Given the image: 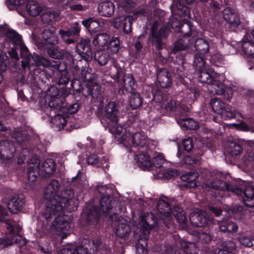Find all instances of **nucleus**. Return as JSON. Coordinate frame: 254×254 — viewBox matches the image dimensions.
I'll list each match as a JSON object with an SVG mask.
<instances>
[{"label":"nucleus","instance_id":"nucleus-1","mask_svg":"<svg viewBox=\"0 0 254 254\" xmlns=\"http://www.w3.org/2000/svg\"><path fill=\"white\" fill-rule=\"evenodd\" d=\"M60 183L57 180H52L46 187L44 196L47 200L43 215L48 221L52 217L55 219L51 226V230L64 239L69 234L70 229V220L68 216L63 215L64 210L73 202V192L68 190L59 194Z\"/></svg>","mask_w":254,"mask_h":254},{"label":"nucleus","instance_id":"nucleus-2","mask_svg":"<svg viewBox=\"0 0 254 254\" xmlns=\"http://www.w3.org/2000/svg\"><path fill=\"white\" fill-rule=\"evenodd\" d=\"M118 112L116 104L109 102L105 107V116L109 131L114 135L116 140L123 143L126 147L141 148L147 146L152 149L156 145V142L149 140L142 132H136L131 129L127 130L118 124Z\"/></svg>","mask_w":254,"mask_h":254},{"label":"nucleus","instance_id":"nucleus-3","mask_svg":"<svg viewBox=\"0 0 254 254\" xmlns=\"http://www.w3.org/2000/svg\"><path fill=\"white\" fill-rule=\"evenodd\" d=\"M221 176L219 173L212 174L210 178L206 181L205 185L211 188L230 191L238 195L243 194L242 200L244 203L249 207L254 206V187L251 184L248 182H239V187L245 188L244 190L242 191V188L223 182L221 180Z\"/></svg>","mask_w":254,"mask_h":254},{"label":"nucleus","instance_id":"nucleus-4","mask_svg":"<svg viewBox=\"0 0 254 254\" xmlns=\"http://www.w3.org/2000/svg\"><path fill=\"white\" fill-rule=\"evenodd\" d=\"M114 203L109 200L108 197L103 196L100 201L101 207L106 216H109V223L111 224L117 235L123 238L129 232L130 228L127 220L121 216H118L116 214L110 215L114 212L111 207Z\"/></svg>","mask_w":254,"mask_h":254},{"label":"nucleus","instance_id":"nucleus-5","mask_svg":"<svg viewBox=\"0 0 254 254\" xmlns=\"http://www.w3.org/2000/svg\"><path fill=\"white\" fill-rule=\"evenodd\" d=\"M56 170L55 163L52 159L40 162L37 156L29 161L27 171V178L30 182H35L38 176L48 177Z\"/></svg>","mask_w":254,"mask_h":254},{"label":"nucleus","instance_id":"nucleus-6","mask_svg":"<svg viewBox=\"0 0 254 254\" xmlns=\"http://www.w3.org/2000/svg\"><path fill=\"white\" fill-rule=\"evenodd\" d=\"M92 44L97 50L106 48L112 54H116L119 50L120 41L117 37H112L107 33H101L94 37Z\"/></svg>","mask_w":254,"mask_h":254},{"label":"nucleus","instance_id":"nucleus-7","mask_svg":"<svg viewBox=\"0 0 254 254\" xmlns=\"http://www.w3.org/2000/svg\"><path fill=\"white\" fill-rule=\"evenodd\" d=\"M152 165L156 168L155 177L158 179H170L172 177L177 176V171L168 169L163 154L161 153H155L152 159Z\"/></svg>","mask_w":254,"mask_h":254},{"label":"nucleus","instance_id":"nucleus-8","mask_svg":"<svg viewBox=\"0 0 254 254\" xmlns=\"http://www.w3.org/2000/svg\"><path fill=\"white\" fill-rule=\"evenodd\" d=\"M21 56L26 61V64L29 66L32 65H43L48 66L50 62L46 59L39 56L37 55H31L25 46H21Z\"/></svg>","mask_w":254,"mask_h":254},{"label":"nucleus","instance_id":"nucleus-9","mask_svg":"<svg viewBox=\"0 0 254 254\" xmlns=\"http://www.w3.org/2000/svg\"><path fill=\"white\" fill-rule=\"evenodd\" d=\"M199 82L206 83L211 86V89H214V85L218 82L216 78H214L213 70L210 66H206L204 68L196 71L195 74Z\"/></svg>","mask_w":254,"mask_h":254},{"label":"nucleus","instance_id":"nucleus-10","mask_svg":"<svg viewBox=\"0 0 254 254\" xmlns=\"http://www.w3.org/2000/svg\"><path fill=\"white\" fill-rule=\"evenodd\" d=\"M223 17L226 22L225 27L230 31H233L240 23L239 18L233 12L230 8H226L223 11Z\"/></svg>","mask_w":254,"mask_h":254},{"label":"nucleus","instance_id":"nucleus-11","mask_svg":"<svg viewBox=\"0 0 254 254\" xmlns=\"http://www.w3.org/2000/svg\"><path fill=\"white\" fill-rule=\"evenodd\" d=\"M190 222L197 227H203L211 221L206 218V213L205 211L196 210L193 212L190 217Z\"/></svg>","mask_w":254,"mask_h":254},{"label":"nucleus","instance_id":"nucleus-12","mask_svg":"<svg viewBox=\"0 0 254 254\" xmlns=\"http://www.w3.org/2000/svg\"><path fill=\"white\" fill-rule=\"evenodd\" d=\"M240 44L246 56L254 58V41L247 33L244 36Z\"/></svg>","mask_w":254,"mask_h":254},{"label":"nucleus","instance_id":"nucleus-13","mask_svg":"<svg viewBox=\"0 0 254 254\" xmlns=\"http://www.w3.org/2000/svg\"><path fill=\"white\" fill-rule=\"evenodd\" d=\"M14 144L8 141L0 142V158L4 160H9L13 157L15 152Z\"/></svg>","mask_w":254,"mask_h":254},{"label":"nucleus","instance_id":"nucleus-14","mask_svg":"<svg viewBox=\"0 0 254 254\" xmlns=\"http://www.w3.org/2000/svg\"><path fill=\"white\" fill-rule=\"evenodd\" d=\"M133 18L131 16H121L116 18L113 21V25L115 28H119L122 26L125 33L128 34L131 30V24Z\"/></svg>","mask_w":254,"mask_h":254},{"label":"nucleus","instance_id":"nucleus-15","mask_svg":"<svg viewBox=\"0 0 254 254\" xmlns=\"http://www.w3.org/2000/svg\"><path fill=\"white\" fill-rule=\"evenodd\" d=\"M153 217L152 214H147L145 216H140L139 223L136 226L137 229H139L140 231L144 234L146 232L148 233V231L152 229L155 222Z\"/></svg>","mask_w":254,"mask_h":254},{"label":"nucleus","instance_id":"nucleus-16","mask_svg":"<svg viewBox=\"0 0 254 254\" xmlns=\"http://www.w3.org/2000/svg\"><path fill=\"white\" fill-rule=\"evenodd\" d=\"M7 214L6 210L4 208L0 206V221H3L5 222V227L9 233H11L14 231L18 232L20 231L21 227L19 225H17L16 222L11 220L7 219Z\"/></svg>","mask_w":254,"mask_h":254},{"label":"nucleus","instance_id":"nucleus-17","mask_svg":"<svg viewBox=\"0 0 254 254\" xmlns=\"http://www.w3.org/2000/svg\"><path fill=\"white\" fill-rule=\"evenodd\" d=\"M157 80L159 85L162 88H168L172 85L171 74L166 69H161L158 71Z\"/></svg>","mask_w":254,"mask_h":254},{"label":"nucleus","instance_id":"nucleus-18","mask_svg":"<svg viewBox=\"0 0 254 254\" xmlns=\"http://www.w3.org/2000/svg\"><path fill=\"white\" fill-rule=\"evenodd\" d=\"M150 151H142L137 155L136 159L138 165L142 169L149 168L152 165V161L150 158Z\"/></svg>","mask_w":254,"mask_h":254},{"label":"nucleus","instance_id":"nucleus-19","mask_svg":"<svg viewBox=\"0 0 254 254\" xmlns=\"http://www.w3.org/2000/svg\"><path fill=\"white\" fill-rule=\"evenodd\" d=\"M167 30L166 28H164L161 29L158 34H156L154 30L153 29L152 30L149 40L157 48H161L163 44L162 39L166 38L168 35Z\"/></svg>","mask_w":254,"mask_h":254},{"label":"nucleus","instance_id":"nucleus-20","mask_svg":"<svg viewBox=\"0 0 254 254\" xmlns=\"http://www.w3.org/2000/svg\"><path fill=\"white\" fill-rule=\"evenodd\" d=\"M24 204L23 197L22 195H15L8 202L7 206L11 213H16L22 209Z\"/></svg>","mask_w":254,"mask_h":254},{"label":"nucleus","instance_id":"nucleus-21","mask_svg":"<svg viewBox=\"0 0 254 254\" xmlns=\"http://www.w3.org/2000/svg\"><path fill=\"white\" fill-rule=\"evenodd\" d=\"M214 89H210V92L218 95L223 94L226 98L230 99L233 94L232 89L230 87H225L222 82L219 81L215 84Z\"/></svg>","mask_w":254,"mask_h":254},{"label":"nucleus","instance_id":"nucleus-22","mask_svg":"<svg viewBox=\"0 0 254 254\" xmlns=\"http://www.w3.org/2000/svg\"><path fill=\"white\" fill-rule=\"evenodd\" d=\"M90 41L89 39H81L76 45V52L82 57H84V55H86L88 58H91L92 53L90 49Z\"/></svg>","mask_w":254,"mask_h":254},{"label":"nucleus","instance_id":"nucleus-23","mask_svg":"<svg viewBox=\"0 0 254 254\" xmlns=\"http://www.w3.org/2000/svg\"><path fill=\"white\" fill-rule=\"evenodd\" d=\"M47 95L50 97L49 105L51 108H58L60 107L58 105L60 100L59 99V91L58 89L55 86H51L48 91ZM54 113H56L54 109L52 110Z\"/></svg>","mask_w":254,"mask_h":254},{"label":"nucleus","instance_id":"nucleus-24","mask_svg":"<svg viewBox=\"0 0 254 254\" xmlns=\"http://www.w3.org/2000/svg\"><path fill=\"white\" fill-rule=\"evenodd\" d=\"M98 9L101 15L110 17L114 12L115 5L113 2L110 1H103L99 4Z\"/></svg>","mask_w":254,"mask_h":254},{"label":"nucleus","instance_id":"nucleus-25","mask_svg":"<svg viewBox=\"0 0 254 254\" xmlns=\"http://www.w3.org/2000/svg\"><path fill=\"white\" fill-rule=\"evenodd\" d=\"M235 248V244L231 241L224 242L219 247L215 248L206 254H229Z\"/></svg>","mask_w":254,"mask_h":254},{"label":"nucleus","instance_id":"nucleus-26","mask_svg":"<svg viewBox=\"0 0 254 254\" xmlns=\"http://www.w3.org/2000/svg\"><path fill=\"white\" fill-rule=\"evenodd\" d=\"M24 9L29 15L35 17L41 12L43 8L38 2L33 0H29Z\"/></svg>","mask_w":254,"mask_h":254},{"label":"nucleus","instance_id":"nucleus-27","mask_svg":"<svg viewBox=\"0 0 254 254\" xmlns=\"http://www.w3.org/2000/svg\"><path fill=\"white\" fill-rule=\"evenodd\" d=\"M119 84L124 89L128 92H131L136 87L135 80L132 75L129 73L124 75Z\"/></svg>","mask_w":254,"mask_h":254},{"label":"nucleus","instance_id":"nucleus-28","mask_svg":"<svg viewBox=\"0 0 254 254\" xmlns=\"http://www.w3.org/2000/svg\"><path fill=\"white\" fill-rule=\"evenodd\" d=\"M55 29L52 28L50 29L45 30L41 34L40 38L44 42L43 44H56L58 43V38L55 34Z\"/></svg>","mask_w":254,"mask_h":254},{"label":"nucleus","instance_id":"nucleus-29","mask_svg":"<svg viewBox=\"0 0 254 254\" xmlns=\"http://www.w3.org/2000/svg\"><path fill=\"white\" fill-rule=\"evenodd\" d=\"M161 106L167 111H172L176 109H178L183 114H186L187 112H189L190 109L189 107H184L181 104L178 105L177 106L176 102L173 100L163 101Z\"/></svg>","mask_w":254,"mask_h":254},{"label":"nucleus","instance_id":"nucleus-30","mask_svg":"<svg viewBox=\"0 0 254 254\" xmlns=\"http://www.w3.org/2000/svg\"><path fill=\"white\" fill-rule=\"evenodd\" d=\"M218 224L220 231L223 232H235L238 230L237 226L228 219L225 218Z\"/></svg>","mask_w":254,"mask_h":254},{"label":"nucleus","instance_id":"nucleus-31","mask_svg":"<svg viewBox=\"0 0 254 254\" xmlns=\"http://www.w3.org/2000/svg\"><path fill=\"white\" fill-rule=\"evenodd\" d=\"M198 177V174L196 172H191L182 175L181 180L186 182L185 185L188 188H193L196 186V179Z\"/></svg>","mask_w":254,"mask_h":254},{"label":"nucleus","instance_id":"nucleus-32","mask_svg":"<svg viewBox=\"0 0 254 254\" xmlns=\"http://www.w3.org/2000/svg\"><path fill=\"white\" fill-rule=\"evenodd\" d=\"M58 254H88L87 248L83 246L74 248L72 246L62 249Z\"/></svg>","mask_w":254,"mask_h":254},{"label":"nucleus","instance_id":"nucleus-33","mask_svg":"<svg viewBox=\"0 0 254 254\" xmlns=\"http://www.w3.org/2000/svg\"><path fill=\"white\" fill-rule=\"evenodd\" d=\"M6 37L15 47L24 46L22 42L20 36L14 30H9L6 33Z\"/></svg>","mask_w":254,"mask_h":254},{"label":"nucleus","instance_id":"nucleus-34","mask_svg":"<svg viewBox=\"0 0 254 254\" xmlns=\"http://www.w3.org/2000/svg\"><path fill=\"white\" fill-rule=\"evenodd\" d=\"M194 47L196 50L200 54H207L209 51L208 42L202 38H198L195 40Z\"/></svg>","mask_w":254,"mask_h":254},{"label":"nucleus","instance_id":"nucleus-35","mask_svg":"<svg viewBox=\"0 0 254 254\" xmlns=\"http://www.w3.org/2000/svg\"><path fill=\"white\" fill-rule=\"evenodd\" d=\"M199 94L196 90L194 88L188 89L186 91V96L184 98L182 105L186 107L183 103H187L188 105L190 106L191 103L194 102L198 97Z\"/></svg>","mask_w":254,"mask_h":254},{"label":"nucleus","instance_id":"nucleus-36","mask_svg":"<svg viewBox=\"0 0 254 254\" xmlns=\"http://www.w3.org/2000/svg\"><path fill=\"white\" fill-rule=\"evenodd\" d=\"M157 209L159 213L163 214L165 216H170L172 212L171 208L168 202L166 201L160 199L157 204Z\"/></svg>","mask_w":254,"mask_h":254},{"label":"nucleus","instance_id":"nucleus-37","mask_svg":"<svg viewBox=\"0 0 254 254\" xmlns=\"http://www.w3.org/2000/svg\"><path fill=\"white\" fill-rule=\"evenodd\" d=\"M180 127L184 129H195L198 127V124L192 119L182 118L178 120Z\"/></svg>","mask_w":254,"mask_h":254},{"label":"nucleus","instance_id":"nucleus-38","mask_svg":"<svg viewBox=\"0 0 254 254\" xmlns=\"http://www.w3.org/2000/svg\"><path fill=\"white\" fill-rule=\"evenodd\" d=\"M25 242L23 240L20 235H15L13 237L11 240H2L0 239V249L4 248L7 246L12 245L13 244H20L21 245L25 244Z\"/></svg>","mask_w":254,"mask_h":254},{"label":"nucleus","instance_id":"nucleus-39","mask_svg":"<svg viewBox=\"0 0 254 254\" xmlns=\"http://www.w3.org/2000/svg\"><path fill=\"white\" fill-rule=\"evenodd\" d=\"M94 58L100 65H104L107 63L110 56L107 51L103 50H98L95 53Z\"/></svg>","mask_w":254,"mask_h":254},{"label":"nucleus","instance_id":"nucleus-40","mask_svg":"<svg viewBox=\"0 0 254 254\" xmlns=\"http://www.w3.org/2000/svg\"><path fill=\"white\" fill-rule=\"evenodd\" d=\"M210 105L212 110L219 115L223 113L225 108L224 102L218 98L212 99L210 102Z\"/></svg>","mask_w":254,"mask_h":254},{"label":"nucleus","instance_id":"nucleus-41","mask_svg":"<svg viewBox=\"0 0 254 254\" xmlns=\"http://www.w3.org/2000/svg\"><path fill=\"white\" fill-rule=\"evenodd\" d=\"M193 65L195 68L196 71L201 70L205 67H206V66H209V65L206 64L203 56L199 53L195 55Z\"/></svg>","mask_w":254,"mask_h":254},{"label":"nucleus","instance_id":"nucleus-42","mask_svg":"<svg viewBox=\"0 0 254 254\" xmlns=\"http://www.w3.org/2000/svg\"><path fill=\"white\" fill-rule=\"evenodd\" d=\"M29 0H7L6 4L10 10H13L17 7L24 9L27 2Z\"/></svg>","mask_w":254,"mask_h":254},{"label":"nucleus","instance_id":"nucleus-43","mask_svg":"<svg viewBox=\"0 0 254 254\" xmlns=\"http://www.w3.org/2000/svg\"><path fill=\"white\" fill-rule=\"evenodd\" d=\"M227 152L232 155H237L242 151L241 146L236 142H229L226 145Z\"/></svg>","mask_w":254,"mask_h":254},{"label":"nucleus","instance_id":"nucleus-44","mask_svg":"<svg viewBox=\"0 0 254 254\" xmlns=\"http://www.w3.org/2000/svg\"><path fill=\"white\" fill-rule=\"evenodd\" d=\"M172 6L174 8H176L180 11V12L178 13L179 15L184 14L188 18L190 17L189 9L182 4L180 0H173Z\"/></svg>","mask_w":254,"mask_h":254},{"label":"nucleus","instance_id":"nucleus-45","mask_svg":"<svg viewBox=\"0 0 254 254\" xmlns=\"http://www.w3.org/2000/svg\"><path fill=\"white\" fill-rule=\"evenodd\" d=\"M51 123L60 130L63 128L65 126L66 121L63 116L57 114L52 118Z\"/></svg>","mask_w":254,"mask_h":254},{"label":"nucleus","instance_id":"nucleus-46","mask_svg":"<svg viewBox=\"0 0 254 254\" xmlns=\"http://www.w3.org/2000/svg\"><path fill=\"white\" fill-rule=\"evenodd\" d=\"M129 103L133 110L136 109L141 105L142 103V98L138 93H134L131 94L130 97Z\"/></svg>","mask_w":254,"mask_h":254},{"label":"nucleus","instance_id":"nucleus-47","mask_svg":"<svg viewBox=\"0 0 254 254\" xmlns=\"http://www.w3.org/2000/svg\"><path fill=\"white\" fill-rule=\"evenodd\" d=\"M11 135L17 141L18 143H21L26 138V131L22 130L20 128L15 129Z\"/></svg>","mask_w":254,"mask_h":254},{"label":"nucleus","instance_id":"nucleus-48","mask_svg":"<svg viewBox=\"0 0 254 254\" xmlns=\"http://www.w3.org/2000/svg\"><path fill=\"white\" fill-rule=\"evenodd\" d=\"M58 15L54 12L47 11L44 12L41 16V19L44 23L52 22L56 20Z\"/></svg>","mask_w":254,"mask_h":254},{"label":"nucleus","instance_id":"nucleus-49","mask_svg":"<svg viewBox=\"0 0 254 254\" xmlns=\"http://www.w3.org/2000/svg\"><path fill=\"white\" fill-rule=\"evenodd\" d=\"M228 126L230 127H234L238 130L242 131H250L254 132V127H249L248 125L244 122H241L238 123L230 124Z\"/></svg>","mask_w":254,"mask_h":254},{"label":"nucleus","instance_id":"nucleus-50","mask_svg":"<svg viewBox=\"0 0 254 254\" xmlns=\"http://www.w3.org/2000/svg\"><path fill=\"white\" fill-rule=\"evenodd\" d=\"M195 237L197 241L202 243H208L212 239L211 235L205 232H198Z\"/></svg>","mask_w":254,"mask_h":254},{"label":"nucleus","instance_id":"nucleus-51","mask_svg":"<svg viewBox=\"0 0 254 254\" xmlns=\"http://www.w3.org/2000/svg\"><path fill=\"white\" fill-rule=\"evenodd\" d=\"M138 241L136 245V254H147V250L146 249L147 243L146 240H140Z\"/></svg>","mask_w":254,"mask_h":254},{"label":"nucleus","instance_id":"nucleus-52","mask_svg":"<svg viewBox=\"0 0 254 254\" xmlns=\"http://www.w3.org/2000/svg\"><path fill=\"white\" fill-rule=\"evenodd\" d=\"M221 118L224 120L230 119L241 116L240 113L236 111H227L225 108L224 111L220 115Z\"/></svg>","mask_w":254,"mask_h":254},{"label":"nucleus","instance_id":"nucleus-53","mask_svg":"<svg viewBox=\"0 0 254 254\" xmlns=\"http://www.w3.org/2000/svg\"><path fill=\"white\" fill-rule=\"evenodd\" d=\"M176 213L175 214L176 218L180 223L184 224L186 222L187 218L184 211L180 208H177L175 209Z\"/></svg>","mask_w":254,"mask_h":254},{"label":"nucleus","instance_id":"nucleus-54","mask_svg":"<svg viewBox=\"0 0 254 254\" xmlns=\"http://www.w3.org/2000/svg\"><path fill=\"white\" fill-rule=\"evenodd\" d=\"M240 243L245 246L250 247L253 246L252 239L246 235H242L238 238Z\"/></svg>","mask_w":254,"mask_h":254},{"label":"nucleus","instance_id":"nucleus-55","mask_svg":"<svg viewBox=\"0 0 254 254\" xmlns=\"http://www.w3.org/2000/svg\"><path fill=\"white\" fill-rule=\"evenodd\" d=\"M60 34L63 40L66 44H70L74 42V40L69 38L70 36L73 35L70 31L61 30Z\"/></svg>","mask_w":254,"mask_h":254},{"label":"nucleus","instance_id":"nucleus-56","mask_svg":"<svg viewBox=\"0 0 254 254\" xmlns=\"http://www.w3.org/2000/svg\"><path fill=\"white\" fill-rule=\"evenodd\" d=\"M101 22L98 19H94L92 18L85 19L82 21L83 25L87 28H92L95 24L100 25Z\"/></svg>","mask_w":254,"mask_h":254},{"label":"nucleus","instance_id":"nucleus-57","mask_svg":"<svg viewBox=\"0 0 254 254\" xmlns=\"http://www.w3.org/2000/svg\"><path fill=\"white\" fill-rule=\"evenodd\" d=\"M7 57L6 54L2 52H0V70L1 71H5L6 69L7 66Z\"/></svg>","mask_w":254,"mask_h":254},{"label":"nucleus","instance_id":"nucleus-58","mask_svg":"<svg viewBox=\"0 0 254 254\" xmlns=\"http://www.w3.org/2000/svg\"><path fill=\"white\" fill-rule=\"evenodd\" d=\"M193 140L191 137H189L184 140L183 144L185 150L187 152H190L193 146Z\"/></svg>","mask_w":254,"mask_h":254},{"label":"nucleus","instance_id":"nucleus-59","mask_svg":"<svg viewBox=\"0 0 254 254\" xmlns=\"http://www.w3.org/2000/svg\"><path fill=\"white\" fill-rule=\"evenodd\" d=\"M187 46L184 44V41L182 40H179L178 41L175 42L172 53L175 54L177 52L185 50Z\"/></svg>","mask_w":254,"mask_h":254},{"label":"nucleus","instance_id":"nucleus-60","mask_svg":"<svg viewBox=\"0 0 254 254\" xmlns=\"http://www.w3.org/2000/svg\"><path fill=\"white\" fill-rule=\"evenodd\" d=\"M119 5L127 9L133 5L134 0H117Z\"/></svg>","mask_w":254,"mask_h":254},{"label":"nucleus","instance_id":"nucleus-61","mask_svg":"<svg viewBox=\"0 0 254 254\" xmlns=\"http://www.w3.org/2000/svg\"><path fill=\"white\" fill-rule=\"evenodd\" d=\"M180 244L182 248L184 249V252L186 254H189L188 253L189 250H188V251H186V249L193 248L194 247L193 243L188 242L185 240H182L180 242Z\"/></svg>","mask_w":254,"mask_h":254},{"label":"nucleus","instance_id":"nucleus-62","mask_svg":"<svg viewBox=\"0 0 254 254\" xmlns=\"http://www.w3.org/2000/svg\"><path fill=\"white\" fill-rule=\"evenodd\" d=\"M29 153V150L27 149H23L18 157L17 163L18 164L23 163L25 160L26 157L28 156Z\"/></svg>","mask_w":254,"mask_h":254},{"label":"nucleus","instance_id":"nucleus-63","mask_svg":"<svg viewBox=\"0 0 254 254\" xmlns=\"http://www.w3.org/2000/svg\"><path fill=\"white\" fill-rule=\"evenodd\" d=\"M87 163L91 165L97 164V167H100V163H98V157L95 154H92L88 157L87 159Z\"/></svg>","mask_w":254,"mask_h":254},{"label":"nucleus","instance_id":"nucleus-64","mask_svg":"<svg viewBox=\"0 0 254 254\" xmlns=\"http://www.w3.org/2000/svg\"><path fill=\"white\" fill-rule=\"evenodd\" d=\"M206 137L198 136L197 137H195V142L198 147H201L203 146H208L204 139Z\"/></svg>","mask_w":254,"mask_h":254}]
</instances>
